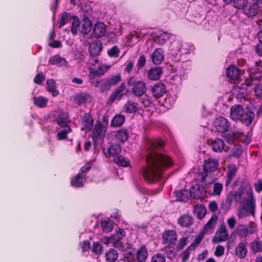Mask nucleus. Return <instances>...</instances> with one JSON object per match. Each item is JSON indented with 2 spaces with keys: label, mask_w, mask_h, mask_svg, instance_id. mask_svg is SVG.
Instances as JSON below:
<instances>
[{
  "label": "nucleus",
  "mask_w": 262,
  "mask_h": 262,
  "mask_svg": "<svg viewBox=\"0 0 262 262\" xmlns=\"http://www.w3.org/2000/svg\"><path fill=\"white\" fill-rule=\"evenodd\" d=\"M214 127L216 132L224 133L228 131L229 123L225 117L220 116L215 119L214 122Z\"/></svg>",
  "instance_id": "9"
},
{
  "label": "nucleus",
  "mask_w": 262,
  "mask_h": 262,
  "mask_svg": "<svg viewBox=\"0 0 262 262\" xmlns=\"http://www.w3.org/2000/svg\"><path fill=\"white\" fill-rule=\"evenodd\" d=\"M223 185L220 183H215L213 185L212 195H219L223 190Z\"/></svg>",
  "instance_id": "55"
},
{
  "label": "nucleus",
  "mask_w": 262,
  "mask_h": 262,
  "mask_svg": "<svg viewBox=\"0 0 262 262\" xmlns=\"http://www.w3.org/2000/svg\"><path fill=\"white\" fill-rule=\"evenodd\" d=\"M48 63L58 67H67L68 65V62L66 59L59 55L51 56L49 60Z\"/></svg>",
  "instance_id": "20"
},
{
  "label": "nucleus",
  "mask_w": 262,
  "mask_h": 262,
  "mask_svg": "<svg viewBox=\"0 0 262 262\" xmlns=\"http://www.w3.org/2000/svg\"><path fill=\"white\" fill-rule=\"evenodd\" d=\"M207 143L212 150L216 152H221L225 146L224 141L219 138L208 139Z\"/></svg>",
  "instance_id": "11"
},
{
  "label": "nucleus",
  "mask_w": 262,
  "mask_h": 262,
  "mask_svg": "<svg viewBox=\"0 0 262 262\" xmlns=\"http://www.w3.org/2000/svg\"><path fill=\"white\" fill-rule=\"evenodd\" d=\"M92 167V165L91 163H86L80 168L78 173H81L83 176L85 177L86 174L90 170Z\"/></svg>",
  "instance_id": "60"
},
{
  "label": "nucleus",
  "mask_w": 262,
  "mask_h": 262,
  "mask_svg": "<svg viewBox=\"0 0 262 262\" xmlns=\"http://www.w3.org/2000/svg\"><path fill=\"white\" fill-rule=\"evenodd\" d=\"M57 123L60 127L67 128L69 126V116L67 113L63 112L60 113L56 119Z\"/></svg>",
  "instance_id": "26"
},
{
  "label": "nucleus",
  "mask_w": 262,
  "mask_h": 262,
  "mask_svg": "<svg viewBox=\"0 0 262 262\" xmlns=\"http://www.w3.org/2000/svg\"><path fill=\"white\" fill-rule=\"evenodd\" d=\"M176 201L180 202H187L190 196V192L186 189H181L175 192Z\"/></svg>",
  "instance_id": "30"
},
{
  "label": "nucleus",
  "mask_w": 262,
  "mask_h": 262,
  "mask_svg": "<svg viewBox=\"0 0 262 262\" xmlns=\"http://www.w3.org/2000/svg\"><path fill=\"white\" fill-rule=\"evenodd\" d=\"M256 224L253 222H250L248 225L240 224L236 228V232L239 236L246 237L255 232Z\"/></svg>",
  "instance_id": "8"
},
{
  "label": "nucleus",
  "mask_w": 262,
  "mask_h": 262,
  "mask_svg": "<svg viewBox=\"0 0 262 262\" xmlns=\"http://www.w3.org/2000/svg\"><path fill=\"white\" fill-rule=\"evenodd\" d=\"M148 256V252L145 245L141 246L137 251L136 258L138 262H145Z\"/></svg>",
  "instance_id": "28"
},
{
  "label": "nucleus",
  "mask_w": 262,
  "mask_h": 262,
  "mask_svg": "<svg viewBox=\"0 0 262 262\" xmlns=\"http://www.w3.org/2000/svg\"><path fill=\"white\" fill-rule=\"evenodd\" d=\"M208 176V173L204 170L203 171L199 172L196 176V180L197 182L204 183L206 178Z\"/></svg>",
  "instance_id": "59"
},
{
  "label": "nucleus",
  "mask_w": 262,
  "mask_h": 262,
  "mask_svg": "<svg viewBox=\"0 0 262 262\" xmlns=\"http://www.w3.org/2000/svg\"><path fill=\"white\" fill-rule=\"evenodd\" d=\"M163 74V69L160 67H156L151 68L147 73L148 79L152 80H156L160 78Z\"/></svg>",
  "instance_id": "23"
},
{
  "label": "nucleus",
  "mask_w": 262,
  "mask_h": 262,
  "mask_svg": "<svg viewBox=\"0 0 262 262\" xmlns=\"http://www.w3.org/2000/svg\"><path fill=\"white\" fill-rule=\"evenodd\" d=\"M105 71H103L101 67H99L98 69H91L89 77L91 80H95V78L97 77H100L104 74Z\"/></svg>",
  "instance_id": "35"
},
{
  "label": "nucleus",
  "mask_w": 262,
  "mask_h": 262,
  "mask_svg": "<svg viewBox=\"0 0 262 262\" xmlns=\"http://www.w3.org/2000/svg\"><path fill=\"white\" fill-rule=\"evenodd\" d=\"M166 92V86L161 82H159L151 86V94L156 98H159L162 97Z\"/></svg>",
  "instance_id": "13"
},
{
  "label": "nucleus",
  "mask_w": 262,
  "mask_h": 262,
  "mask_svg": "<svg viewBox=\"0 0 262 262\" xmlns=\"http://www.w3.org/2000/svg\"><path fill=\"white\" fill-rule=\"evenodd\" d=\"M217 217L216 215H213L204 226V230L208 231L214 227L215 221Z\"/></svg>",
  "instance_id": "45"
},
{
  "label": "nucleus",
  "mask_w": 262,
  "mask_h": 262,
  "mask_svg": "<svg viewBox=\"0 0 262 262\" xmlns=\"http://www.w3.org/2000/svg\"><path fill=\"white\" fill-rule=\"evenodd\" d=\"M250 248L255 253H262V242L258 238L254 240L250 244Z\"/></svg>",
  "instance_id": "37"
},
{
  "label": "nucleus",
  "mask_w": 262,
  "mask_h": 262,
  "mask_svg": "<svg viewBox=\"0 0 262 262\" xmlns=\"http://www.w3.org/2000/svg\"><path fill=\"white\" fill-rule=\"evenodd\" d=\"M243 72H242L235 66H230L226 71L227 77L230 80L234 81V82L238 80L242 73Z\"/></svg>",
  "instance_id": "15"
},
{
  "label": "nucleus",
  "mask_w": 262,
  "mask_h": 262,
  "mask_svg": "<svg viewBox=\"0 0 262 262\" xmlns=\"http://www.w3.org/2000/svg\"><path fill=\"white\" fill-rule=\"evenodd\" d=\"M72 129L70 126L65 128L63 130L57 133V139L58 140H64L67 138L68 134L71 132Z\"/></svg>",
  "instance_id": "48"
},
{
  "label": "nucleus",
  "mask_w": 262,
  "mask_h": 262,
  "mask_svg": "<svg viewBox=\"0 0 262 262\" xmlns=\"http://www.w3.org/2000/svg\"><path fill=\"white\" fill-rule=\"evenodd\" d=\"M46 89L47 91L51 93L53 97L59 95V91L56 89L55 82L52 79L47 80Z\"/></svg>",
  "instance_id": "32"
},
{
  "label": "nucleus",
  "mask_w": 262,
  "mask_h": 262,
  "mask_svg": "<svg viewBox=\"0 0 262 262\" xmlns=\"http://www.w3.org/2000/svg\"><path fill=\"white\" fill-rule=\"evenodd\" d=\"M230 116L232 120L240 121L247 126H249L253 121L255 114L250 110L244 111L243 106L241 104H235L230 108Z\"/></svg>",
  "instance_id": "2"
},
{
  "label": "nucleus",
  "mask_w": 262,
  "mask_h": 262,
  "mask_svg": "<svg viewBox=\"0 0 262 262\" xmlns=\"http://www.w3.org/2000/svg\"><path fill=\"white\" fill-rule=\"evenodd\" d=\"M243 192H242V191L239 190H238L237 191H235L234 192H232V195L234 197L233 200L236 203H238V202L241 203V198H242V196L243 195Z\"/></svg>",
  "instance_id": "63"
},
{
  "label": "nucleus",
  "mask_w": 262,
  "mask_h": 262,
  "mask_svg": "<svg viewBox=\"0 0 262 262\" xmlns=\"http://www.w3.org/2000/svg\"><path fill=\"white\" fill-rule=\"evenodd\" d=\"M101 227L103 232L106 233L110 232L113 228V223L109 221H103L101 222Z\"/></svg>",
  "instance_id": "43"
},
{
  "label": "nucleus",
  "mask_w": 262,
  "mask_h": 262,
  "mask_svg": "<svg viewBox=\"0 0 262 262\" xmlns=\"http://www.w3.org/2000/svg\"><path fill=\"white\" fill-rule=\"evenodd\" d=\"M81 26L79 31L83 34H88L92 30V23L90 18H83L81 20Z\"/></svg>",
  "instance_id": "24"
},
{
  "label": "nucleus",
  "mask_w": 262,
  "mask_h": 262,
  "mask_svg": "<svg viewBox=\"0 0 262 262\" xmlns=\"http://www.w3.org/2000/svg\"><path fill=\"white\" fill-rule=\"evenodd\" d=\"M190 197L197 200L202 199L206 195L205 188L201 185L191 186L189 189Z\"/></svg>",
  "instance_id": "10"
},
{
  "label": "nucleus",
  "mask_w": 262,
  "mask_h": 262,
  "mask_svg": "<svg viewBox=\"0 0 262 262\" xmlns=\"http://www.w3.org/2000/svg\"><path fill=\"white\" fill-rule=\"evenodd\" d=\"M102 43L100 40H94L90 43L89 47V52L91 56L89 59L90 63L94 65L98 62V59L96 58L102 50Z\"/></svg>",
  "instance_id": "6"
},
{
  "label": "nucleus",
  "mask_w": 262,
  "mask_h": 262,
  "mask_svg": "<svg viewBox=\"0 0 262 262\" xmlns=\"http://www.w3.org/2000/svg\"><path fill=\"white\" fill-rule=\"evenodd\" d=\"M45 76L43 74V73L40 72L35 75L33 79V81L35 83L41 84H42L43 81L45 80Z\"/></svg>",
  "instance_id": "61"
},
{
  "label": "nucleus",
  "mask_w": 262,
  "mask_h": 262,
  "mask_svg": "<svg viewBox=\"0 0 262 262\" xmlns=\"http://www.w3.org/2000/svg\"><path fill=\"white\" fill-rule=\"evenodd\" d=\"M138 103L131 101H127L124 105L125 112L127 113H135L138 111Z\"/></svg>",
  "instance_id": "38"
},
{
  "label": "nucleus",
  "mask_w": 262,
  "mask_h": 262,
  "mask_svg": "<svg viewBox=\"0 0 262 262\" xmlns=\"http://www.w3.org/2000/svg\"><path fill=\"white\" fill-rule=\"evenodd\" d=\"M121 81L120 74L112 75L111 77L90 81L92 86L98 88L101 93L110 91L112 86H115Z\"/></svg>",
  "instance_id": "3"
},
{
  "label": "nucleus",
  "mask_w": 262,
  "mask_h": 262,
  "mask_svg": "<svg viewBox=\"0 0 262 262\" xmlns=\"http://www.w3.org/2000/svg\"><path fill=\"white\" fill-rule=\"evenodd\" d=\"M106 33V27L102 22H98L94 25L93 34L96 38L104 36Z\"/></svg>",
  "instance_id": "17"
},
{
  "label": "nucleus",
  "mask_w": 262,
  "mask_h": 262,
  "mask_svg": "<svg viewBox=\"0 0 262 262\" xmlns=\"http://www.w3.org/2000/svg\"><path fill=\"white\" fill-rule=\"evenodd\" d=\"M48 100L42 96L34 97L33 103L35 105L39 107H45L46 106Z\"/></svg>",
  "instance_id": "40"
},
{
  "label": "nucleus",
  "mask_w": 262,
  "mask_h": 262,
  "mask_svg": "<svg viewBox=\"0 0 262 262\" xmlns=\"http://www.w3.org/2000/svg\"><path fill=\"white\" fill-rule=\"evenodd\" d=\"M228 234L227 233L225 225L224 224L221 225L219 230V236L217 242H221L225 241L227 239Z\"/></svg>",
  "instance_id": "42"
},
{
  "label": "nucleus",
  "mask_w": 262,
  "mask_h": 262,
  "mask_svg": "<svg viewBox=\"0 0 262 262\" xmlns=\"http://www.w3.org/2000/svg\"><path fill=\"white\" fill-rule=\"evenodd\" d=\"M125 120V118L123 115H116L113 118L111 125L112 126L120 127L124 123Z\"/></svg>",
  "instance_id": "34"
},
{
  "label": "nucleus",
  "mask_w": 262,
  "mask_h": 262,
  "mask_svg": "<svg viewBox=\"0 0 262 262\" xmlns=\"http://www.w3.org/2000/svg\"><path fill=\"white\" fill-rule=\"evenodd\" d=\"M115 137L118 142L124 143L128 140L129 133L126 129H121L116 133Z\"/></svg>",
  "instance_id": "27"
},
{
  "label": "nucleus",
  "mask_w": 262,
  "mask_h": 262,
  "mask_svg": "<svg viewBox=\"0 0 262 262\" xmlns=\"http://www.w3.org/2000/svg\"><path fill=\"white\" fill-rule=\"evenodd\" d=\"M258 7L253 4L246 5V6L243 8L244 14L248 17H252L256 16L258 13Z\"/></svg>",
  "instance_id": "22"
},
{
  "label": "nucleus",
  "mask_w": 262,
  "mask_h": 262,
  "mask_svg": "<svg viewBox=\"0 0 262 262\" xmlns=\"http://www.w3.org/2000/svg\"><path fill=\"white\" fill-rule=\"evenodd\" d=\"M162 240L167 245H173L178 239L177 232L173 230H165L162 233Z\"/></svg>",
  "instance_id": "12"
},
{
  "label": "nucleus",
  "mask_w": 262,
  "mask_h": 262,
  "mask_svg": "<svg viewBox=\"0 0 262 262\" xmlns=\"http://www.w3.org/2000/svg\"><path fill=\"white\" fill-rule=\"evenodd\" d=\"M247 244V242L245 241L239 243L235 248V254L238 258H244L246 256L248 252Z\"/></svg>",
  "instance_id": "19"
},
{
  "label": "nucleus",
  "mask_w": 262,
  "mask_h": 262,
  "mask_svg": "<svg viewBox=\"0 0 262 262\" xmlns=\"http://www.w3.org/2000/svg\"><path fill=\"white\" fill-rule=\"evenodd\" d=\"M236 135L233 132H229L224 136V139L230 144H234Z\"/></svg>",
  "instance_id": "52"
},
{
  "label": "nucleus",
  "mask_w": 262,
  "mask_h": 262,
  "mask_svg": "<svg viewBox=\"0 0 262 262\" xmlns=\"http://www.w3.org/2000/svg\"><path fill=\"white\" fill-rule=\"evenodd\" d=\"M246 204L238 208L237 216L242 219L248 216L250 214L252 216L255 213V202L253 199H246Z\"/></svg>",
  "instance_id": "7"
},
{
  "label": "nucleus",
  "mask_w": 262,
  "mask_h": 262,
  "mask_svg": "<svg viewBox=\"0 0 262 262\" xmlns=\"http://www.w3.org/2000/svg\"><path fill=\"white\" fill-rule=\"evenodd\" d=\"M120 51L118 46H115L108 50L107 54L110 57L116 58L119 56Z\"/></svg>",
  "instance_id": "49"
},
{
  "label": "nucleus",
  "mask_w": 262,
  "mask_h": 262,
  "mask_svg": "<svg viewBox=\"0 0 262 262\" xmlns=\"http://www.w3.org/2000/svg\"><path fill=\"white\" fill-rule=\"evenodd\" d=\"M126 88V84L124 82L122 83L118 87H117L115 91L111 94L109 98L108 102L110 103H113L116 99L120 95V98H121L123 94H121Z\"/></svg>",
  "instance_id": "21"
},
{
  "label": "nucleus",
  "mask_w": 262,
  "mask_h": 262,
  "mask_svg": "<svg viewBox=\"0 0 262 262\" xmlns=\"http://www.w3.org/2000/svg\"><path fill=\"white\" fill-rule=\"evenodd\" d=\"M81 122L84 126L81 128V130H83L85 128L90 130L93 127L94 120L90 113H85L81 119Z\"/></svg>",
  "instance_id": "25"
},
{
  "label": "nucleus",
  "mask_w": 262,
  "mask_h": 262,
  "mask_svg": "<svg viewBox=\"0 0 262 262\" xmlns=\"http://www.w3.org/2000/svg\"><path fill=\"white\" fill-rule=\"evenodd\" d=\"M70 14L67 12H64L59 15L58 19L59 28L62 27L64 25L68 23L69 21V16Z\"/></svg>",
  "instance_id": "46"
},
{
  "label": "nucleus",
  "mask_w": 262,
  "mask_h": 262,
  "mask_svg": "<svg viewBox=\"0 0 262 262\" xmlns=\"http://www.w3.org/2000/svg\"><path fill=\"white\" fill-rule=\"evenodd\" d=\"M125 235L126 232L125 230L123 229L120 228L109 238V241H121Z\"/></svg>",
  "instance_id": "41"
},
{
  "label": "nucleus",
  "mask_w": 262,
  "mask_h": 262,
  "mask_svg": "<svg viewBox=\"0 0 262 262\" xmlns=\"http://www.w3.org/2000/svg\"><path fill=\"white\" fill-rule=\"evenodd\" d=\"M72 18L73 21L72 23L71 32L73 35H76L77 33V30L80 27L81 22H80L78 18L76 16H73Z\"/></svg>",
  "instance_id": "44"
},
{
  "label": "nucleus",
  "mask_w": 262,
  "mask_h": 262,
  "mask_svg": "<svg viewBox=\"0 0 262 262\" xmlns=\"http://www.w3.org/2000/svg\"><path fill=\"white\" fill-rule=\"evenodd\" d=\"M82 13L83 18H90L92 16L93 10L90 6L85 5L82 7Z\"/></svg>",
  "instance_id": "51"
},
{
  "label": "nucleus",
  "mask_w": 262,
  "mask_h": 262,
  "mask_svg": "<svg viewBox=\"0 0 262 262\" xmlns=\"http://www.w3.org/2000/svg\"><path fill=\"white\" fill-rule=\"evenodd\" d=\"M163 51L159 48L156 49L151 55V58L155 64H160L164 59V55L162 54Z\"/></svg>",
  "instance_id": "29"
},
{
  "label": "nucleus",
  "mask_w": 262,
  "mask_h": 262,
  "mask_svg": "<svg viewBox=\"0 0 262 262\" xmlns=\"http://www.w3.org/2000/svg\"><path fill=\"white\" fill-rule=\"evenodd\" d=\"M124 258L126 262H136L134 258V255L130 252H128L125 253L124 254Z\"/></svg>",
  "instance_id": "64"
},
{
  "label": "nucleus",
  "mask_w": 262,
  "mask_h": 262,
  "mask_svg": "<svg viewBox=\"0 0 262 262\" xmlns=\"http://www.w3.org/2000/svg\"><path fill=\"white\" fill-rule=\"evenodd\" d=\"M102 246L99 242L93 243L92 251L96 255H100L102 252Z\"/></svg>",
  "instance_id": "53"
},
{
  "label": "nucleus",
  "mask_w": 262,
  "mask_h": 262,
  "mask_svg": "<svg viewBox=\"0 0 262 262\" xmlns=\"http://www.w3.org/2000/svg\"><path fill=\"white\" fill-rule=\"evenodd\" d=\"M187 237H182L178 242L176 249L179 251L182 250L187 245Z\"/></svg>",
  "instance_id": "58"
},
{
  "label": "nucleus",
  "mask_w": 262,
  "mask_h": 262,
  "mask_svg": "<svg viewBox=\"0 0 262 262\" xmlns=\"http://www.w3.org/2000/svg\"><path fill=\"white\" fill-rule=\"evenodd\" d=\"M164 145L165 142L161 138L148 139L146 141V147L149 153L146 157V165L142 169V174L148 183L153 184L159 181L164 172L174 164L169 156L154 152Z\"/></svg>",
  "instance_id": "1"
},
{
  "label": "nucleus",
  "mask_w": 262,
  "mask_h": 262,
  "mask_svg": "<svg viewBox=\"0 0 262 262\" xmlns=\"http://www.w3.org/2000/svg\"><path fill=\"white\" fill-rule=\"evenodd\" d=\"M109 242L112 244L114 247L120 250H122L124 249V246L122 241H109Z\"/></svg>",
  "instance_id": "62"
},
{
  "label": "nucleus",
  "mask_w": 262,
  "mask_h": 262,
  "mask_svg": "<svg viewBox=\"0 0 262 262\" xmlns=\"http://www.w3.org/2000/svg\"><path fill=\"white\" fill-rule=\"evenodd\" d=\"M234 7L237 9H243L247 4L248 0H233L232 1Z\"/></svg>",
  "instance_id": "56"
},
{
  "label": "nucleus",
  "mask_w": 262,
  "mask_h": 262,
  "mask_svg": "<svg viewBox=\"0 0 262 262\" xmlns=\"http://www.w3.org/2000/svg\"><path fill=\"white\" fill-rule=\"evenodd\" d=\"M128 86H132V93L137 97L143 96L146 92V86L145 82L139 80L135 76L130 77L127 81Z\"/></svg>",
  "instance_id": "5"
},
{
  "label": "nucleus",
  "mask_w": 262,
  "mask_h": 262,
  "mask_svg": "<svg viewBox=\"0 0 262 262\" xmlns=\"http://www.w3.org/2000/svg\"><path fill=\"white\" fill-rule=\"evenodd\" d=\"M204 236V232H201L196 236L193 242L190 245L192 248L195 249L202 242Z\"/></svg>",
  "instance_id": "50"
},
{
  "label": "nucleus",
  "mask_w": 262,
  "mask_h": 262,
  "mask_svg": "<svg viewBox=\"0 0 262 262\" xmlns=\"http://www.w3.org/2000/svg\"><path fill=\"white\" fill-rule=\"evenodd\" d=\"M195 212L198 219H202L206 214V209L204 206H196L195 208Z\"/></svg>",
  "instance_id": "54"
},
{
  "label": "nucleus",
  "mask_w": 262,
  "mask_h": 262,
  "mask_svg": "<svg viewBox=\"0 0 262 262\" xmlns=\"http://www.w3.org/2000/svg\"><path fill=\"white\" fill-rule=\"evenodd\" d=\"M166 258L164 255L160 253L154 254L151 259V262H165Z\"/></svg>",
  "instance_id": "57"
},
{
  "label": "nucleus",
  "mask_w": 262,
  "mask_h": 262,
  "mask_svg": "<svg viewBox=\"0 0 262 262\" xmlns=\"http://www.w3.org/2000/svg\"><path fill=\"white\" fill-rule=\"evenodd\" d=\"M233 198L232 192L228 193L226 196L225 202L222 204L221 208L224 210H229L233 202Z\"/></svg>",
  "instance_id": "39"
},
{
  "label": "nucleus",
  "mask_w": 262,
  "mask_h": 262,
  "mask_svg": "<svg viewBox=\"0 0 262 262\" xmlns=\"http://www.w3.org/2000/svg\"><path fill=\"white\" fill-rule=\"evenodd\" d=\"M105 259L108 262H115L118 258V253L117 250L110 248L105 253Z\"/></svg>",
  "instance_id": "33"
},
{
  "label": "nucleus",
  "mask_w": 262,
  "mask_h": 262,
  "mask_svg": "<svg viewBox=\"0 0 262 262\" xmlns=\"http://www.w3.org/2000/svg\"><path fill=\"white\" fill-rule=\"evenodd\" d=\"M218 166V161L214 159L210 158L204 161L203 170L207 173L212 172L217 169Z\"/></svg>",
  "instance_id": "16"
},
{
  "label": "nucleus",
  "mask_w": 262,
  "mask_h": 262,
  "mask_svg": "<svg viewBox=\"0 0 262 262\" xmlns=\"http://www.w3.org/2000/svg\"><path fill=\"white\" fill-rule=\"evenodd\" d=\"M121 148L119 145L113 144L107 149V155L106 157H113V161L118 166L127 167L129 165V162L124 159V157L120 155Z\"/></svg>",
  "instance_id": "4"
},
{
  "label": "nucleus",
  "mask_w": 262,
  "mask_h": 262,
  "mask_svg": "<svg viewBox=\"0 0 262 262\" xmlns=\"http://www.w3.org/2000/svg\"><path fill=\"white\" fill-rule=\"evenodd\" d=\"M237 169L235 165H230L227 172L226 183H229L235 177Z\"/></svg>",
  "instance_id": "36"
},
{
  "label": "nucleus",
  "mask_w": 262,
  "mask_h": 262,
  "mask_svg": "<svg viewBox=\"0 0 262 262\" xmlns=\"http://www.w3.org/2000/svg\"><path fill=\"white\" fill-rule=\"evenodd\" d=\"M193 218L188 214H183L178 219V224L183 228H188L192 225Z\"/></svg>",
  "instance_id": "18"
},
{
  "label": "nucleus",
  "mask_w": 262,
  "mask_h": 262,
  "mask_svg": "<svg viewBox=\"0 0 262 262\" xmlns=\"http://www.w3.org/2000/svg\"><path fill=\"white\" fill-rule=\"evenodd\" d=\"M105 127L103 126L101 123L100 122L98 124H96L94 128L93 135L92 136L94 142H96L97 140L103 139L105 136Z\"/></svg>",
  "instance_id": "14"
},
{
  "label": "nucleus",
  "mask_w": 262,
  "mask_h": 262,
  "mask_svg": "<svg viewBox=\"0 0 262 262\" xmlns=\"http://www.w3.org/2000/svg\"><path fill=\"white\" fill-rule=\"evenodd\" d=\"M85 178V176H83L81 173L77 174L71 181L72 186L76 188L82 187L83 186V180Z\"/></svg>",
  "instance_id": "31"
},
{
  "label": "nucleus",
  "mask_w": 262,
  "mask_h": 262,
  "mask_svg": "<svg viewBox=\"0 0 262 262\" xmlns=\"http://www.w3.org/2000/svg\"><path fill=\"white\" fill-rule=\"evenodd\" d=\"M87 96H89V95L87 94H77L75 97V100L78 105H80L82 104L86 103Z\"/></svg>",
  "instance_id": "47"
}]
</instances>
